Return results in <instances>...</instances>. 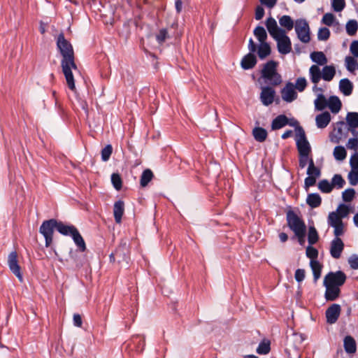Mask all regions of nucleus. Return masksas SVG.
<instances>
[{
  "label": "nucleus",
  "mask_w": 358,
  "mask_h": 358,
  "mask_svg": "<svg viewBox=\"0 0 358 358\" xmlns=\"http://www.w3.org/2000/svg\"><path fill=\"white\" fill-rule=\"evenodd\" d=\"M254 35L257 37L259 43H266L267 34L265 29L262 26H257L254 31Z\"/></svg>",
  "instance_id": "nucleus-32"
},
{
  "label": "nucleus",
  "mask_w": 358,
  "mask_h": 358,
  "mask_svg": "<svg viewBox=\"0 0 358 358\" xmlns=\"http://www.w3.org/2000/svg\"><path fill=\"white\" fill-rule=\"evenodd\" d=\"M349 207L345 204H340L336 213L342 218H345L349 214Z\"/></svg>",
  "instance_id": "nucleus-54"
},
{
  "label": "nucleus",
  "mask_w": 358,
  "mask_h": 358,
  "mask_svg": "<svg viewBox=\"0 0 358 358\" xmlns=\"http://www.w3.org/2000/svg\"><path fill=\"white\" fill-rule=\"evenodd\" d=\"M169 37V36L166 29H161L156 34V40L159 44L164 43Z\"/></svg>",
  "instance_id": "nucleus-47"
},
{
  "label": "nucleus",
  "mask_w": 358,
  "mask_h": 358,
  "mask_svg": "<svg viewBox=\"0 0 358 358\" xmlns=\"http://www.w3.org/2000/svg\"><path fill=\"white\" fill-rule=\"evenodd\" d=\"M57 47L62 56L61 66L68 87L70 90H74L76 86L72 69L76 70L78 67L75 62L73 46L71 43L65 38L63 33H60L57 36Z\"/></svg>",
  "instance_id": "nucleus-2"
},
{
  "label": "nucleus",
  "mask_w": 358,
  "mask_h": 358,
  "mask_svg": "<svg viewBox=\"0 0 358 358\" xmlns=\"http://www.w3.org/2000/svg\"><path fill=\"white\" fill-rule=\"evenodd\" d=\"M346 278L345 273L342 271H338L336 272L331 271L325 275L324 284L337 286L340 288V287L345 282Z\"/></svg>",
  "instance_id": "nucleus-8"
},
{
  "label": "nucleus",
  "mask_w": 358,
  "mask_h": 358,
  "mask_svg": "<svg viewBox=\"0 0 358 358\" xmlns=\"http://www.w3.org/2000/svg\"><path fill=\"white\" fill-rule=\"evenodd\" d=\"M314 103L315 110H322L327 106L328 101L324 94H320L317 95Z\"/></svg>",
  "instance_id": "nucleus-34"
},
{
  "label": "nucleus",
  "mask_w": 358,
  "mask_h": 358,
  "mask_svg": "<svg viewBox=\"0 0 358 358\" xmlns=\"http://www.w3.org/2000/svg\"><path fill=\"white\" fill-rule=\"evenodd\" d=\"M154 175L150 169H145L141 174L140 184L142 187H146L152 180Z\"/></svg>",
  "instance_id": "nucleus-33"
},
{
  "label": "nucleus",
  "mask_w": 358,
  "mask_h": 358,
  "mask_svg": "<svg viewBox=\"0 0 358 358\" xmlns=\"http://www.w3.org/2000/svg\"><path fill=\"white\" fill-rule=\"evenodd\" d=\"M331 121V115L329 112L325 111L315 117L316 125L320 129H324L327 127Z\"/></svg>",
  "instance_id": "nucleus-19"
},
{
  "label": "nucleus",
  "mask_w": 358,
  "mask_h": 358,
  "mask_svg": "<svg viewBox=\"0 0 358 358\" xmlns=\"http://www.w3.org/2000/svg\"><path fill=\"white\" fill-rule=\"evenodd\" d=\"M274 39L277 42V48L282 55H287L292 51V42L286 31L278 35Z\"/></svg>",
  "instance_id": "nucleus-9"
},
{
  "label": "nucleus",
  "mask_w": 358,
  "mask_h": 358,
  "mask_svg": "<svg viewBox=\"0 0 358 358\" xmlns=\"http://www.w3.org/2000/svg\"><path fill=\"white\" fill-rule=\"evenodd\" d=\"M345 245L341 238H334L330 244V254L334 259H339L344 249Z\"/></svg>",
  "instance_id": "nucleus-13"
},
{
  "label": "nucleus",
  "mask_w": 358,
  "mask_h": 358,
  "mask_svg": "<svg viewBox=\"0 0 358 358\" xmlns=\"http://www.w3.org/2000/svg\"><path fill=\"white\" fill-rule=\"evenodd\" d=\"M312 61L318 65L322 66L327 63V58L321 51L313 52L310 54Z\"/></svg>",
  "instance_id": "nucleus-29"
},
{
  "label": "nucleus",
  "mask_w": 358,
  "mask_h": 358,
  "mask_svg": "<svg viewBox=\"0 0 358 358\" xmlns=\"http://www.w3.org/2000/svg\"><path fill=\"white\" fill-rule=\"evenodd\" d=\"M278 62L274 60H269L263 65L261 70V78L269 86L277 87L282 81L281 75L278 72L277 67Z\"/></svg>",
  "instance_id": "nucleus-4"
},
{
  "label": "nucleus",
  "mask_w": 358,
  "mask_h": 358,
  "mask_svg": "<svg viewBox=\"0 0 358 358\" xmlns=\"http://www.w3.org/2000/svg\"><path fill=\"white\" fill-rule=\"evenodd\" d=\"M348 178L351 185H357L358 184V171L351 169L348 173Z\"/></svg>",
  "instance_id": "nucleus-51"
},
{
  "label": "nucleus",
  "mask_w": 358,
  "mask_h": 358,
  "mask_svg": "<svg viewBox=\"0 0 358 358\" xmlns=\"http://www.w3.org/2000/svg\"><path fill=\"white\" fill-rule=\"evenodd\" d=\"M8 264L11 272L20 282H22L23 276L21 273V267L18 264L17 253L16 251H13L9 254L8 257Z\"/></svg>",
  "instance_id": "nucleus-10"
},
{
  "label": "nucleus",
  "mask_w": 358,
  "mask_h": 358,
  "mask_svg": "<svg viewBox=\"0 0 358 358\" xmlns=\"http://www.w3.org/2000/svg\"><path fill=\"white\" fill-rule=\"evenodd\" d=\"M257 63V57L252 52H248L241 59V66L244 70L253 69Z\"/></svg>",
  "instance_id": "nucleus-16"
},
{
  "label": "nucleus",
  "mask_w": 358,
  "mask_h": 358,
  "mask_svg": "<svg viewBox=\"0 0 358 358\" xmlns=\"http://www.w3.org/2000/svg\"><path fill=\"white\" fill-rule=\"evenodd\" d=\"M333 154L336 160L343 161L346 157L347 152L344 147L338 145L335 147Z\"/></svg>",
  "instance_id": "nucleus-39"
},
{
  "label": "nucleus",
  "mask_w": 358,
  "mask_h": 358,
  "mask_svg": "<svg viewBox=\"0 0 358 358\" xmlns=\"http://www.w3.org/2000/svg\"><path fill=\"white\" fill-rule=\"evenodd\" d=\"M280 24L285 27L287 31L292 29L294 27V21L289 15H283L279 19Z\"/></svg>",
  "instance_id": "nucleus-36"
},
{
  "label": "nucleus",
  "mask_w": 358,
  "mask_h": 358,
  "mask_svg": "<svg viewBox=\"0 0 358 358\" xmlns=\"http://www.w3.org/2000/svg\"><path fill=\"white\" fill-rule=\"evenodd\" d=\"M294 234V236L293 237H292V239H294L295 238H296L299 244L303 245L305 243L306 229L301 230L298 232H295Z\"/></svg>",
  "instance_id": "nucleus-57"
},
{
  "label": "nucleus",
  "mask_w": 358,
  "mask_h": 358,
  "mask_svg": "<svg viewBox=\"0 0 358 358\" xmlns=\"http://www.w3.org/2000/svg\"><path fill=\"white\" fill-rule=\"evenodd\" d=\"M342 219L343 218L341 217L337 213L331 212L328 216V224L331 227H334L335 225L342 224L343 223Z\"/></svg>",
  "instance_id": "nucleus-38"
},
{
  "label": "nucleus",
  "mask_w": 358,
  "mask_h": 358,
  "mask_svg": "<svg viewBox=\"0 0 358 358\" xmlns=\"http://www.w3.org/2000/svg\"><path fill=\"white\" fill-rule=\"evenodd\" d=\"M350 52L355 57H358V41H353L350 47Z\"/></svg>",
  "instance_id": "nucleus-64"
},
{
  "label": "nucleus",
  "mask_w": 358,
  "mask_h": 358,
  "mask_svg": "<svg viewBox=\"0 0 358 358\" xmlns=\"http://www.w3.org/2000/svg\"><path fill=\"white\" fill-rule=\"evenodd\" d=\"M334 21L335 16L331 13H327L324 14L322 20V23L327 26L333 25Z\"/></svg>",
  "instance_id": "nucleus-55"
},
{
  "label": "nucleus",
  "mask_w": 358,
  "mask_h": 358,
  "mask_svg": "<svg viewBox=\"0 0 358 358\" xmlns=\"http://www.w3.org/2000/svg\"><path fill=\"white\" fill-rule=\"evenodd\" d=\"M345 66L348 71L353 72L358 69V62L351 56H347L345 59Z\"/></svg>",
  "instance_id": "nucleus-40"
},
{
  "label": "nucleus",
  "mask_w": 358,
  "mask_h": 358,
  "mask_svg": "<svg viewBox=\"0 0 358 358\" xmlns=\"http://www.w3.org/2000/svg\"><path fill=\"white\" fill-rule=\"evenodd\" d=\"M346 32L349 36H355L358 29V23L355 20H349L345 26Z\"/></svg>",
  "instance_id": "nucleus-37"
},
{
  "label": "nucleus",
  "mask_w": 358,
  "mask_h": 358,
  "mask_svg": "<svg viewBox=\"0 0 358 358\" xmlns=\"http://www.w3.org/2000/svg\"><path fill=\"white\" fill-rule=\"evenodd\" d=\"M266 27L270 35L274 38L281 33L285 31L283 29L278 27L275 20L271 17H268L266 21Z\"/></svg>",
  "instance_id": "nucleus-15"
},
{
  "label": "nucleus",
  "mask_w": 358,
  "mask_h": 358,
  "mask_svg": "<svg viewBox=\"0 0 358 358\" xmlns=\"http://www.w3.org/2000/svg\"><path fill=\"white\" fill-rule=\"evenodd\" d=\"M318 188L323 193H330L334 189L331 182L326 179L319 182Z\"/></svg>",
  "instance_id": "nucleus-42"
},
{
  "label": "nucleus",
  "mask_w": 358,
  "mask_h": 358,
  "mask_svg": "<svg viewBox=\"0 0 358 358\" xmlns=\"http://www.w3.org/2000/svg\"><path fill=\"white\" fill-rule=\"evenodd\" d=\"M334 228V234L335 238H340L344 234V224H340L333 227Z\"/></svg>",
  "instance_id": "nucleus-60"
},
{
  "label": "nucleus",
  "mask_w": 358,
  "mask_h": 358,
  "mask_svg": "<svg viewBox=\"0 0 358 358\" xmlns=\"http://www.w3.org/2000/svg\"><path fill=\"white\" fill-rule=\"evenodd\" d=\"M273 86H263L261 87V93L259 95V99L262 103L268 106L272 104L274 101L278 104L280 102L279 97L275 98V90Z\"/></svg>",
  "instance_id": "nucleus-7"
},
{
  "label": "nucleus",
  "mask_w": 358,
  "mask_h": 358,
  "mask_svg": "<svg viewBox=\"0 0 358 358\" xmlns=\"http://www.w3.org/2000/svg\"><path fill=\"white\" fill-rule=\"evenodd\" d=\"M345 126V123L343 121H339L336 123V127L335 128V131H336V136H330V140L331 142L335 143H338L340 140L341 139L342 136L343 135V128Z\"/></svg>",
  "instance_id": "nucleus-27"
},
{
  "label": "nucleus",
  "mask_w": 358,
  "mask_h": 358,
  "mask_svg": "<svg viewBox=\"0 0 358 358\" xmlns=\"http://www.w3.org/2000/svg\"><path fill=\"white\" fill-rule=\"evenodd\" d=\"M341 310L340 305L336 303L331 305L325 313L327 322L329 324H334L340 316Z\"/></svg>",
  "instance_id": "nucleus-14"
},
{
  "label": "nucleus",
  "mask_w": 358,
  "mask_h": 358,
  "mask_svg": "<svg viewBox=\"0 0 358 358\" xmlns=\"http://www.w3.org/2000/svg\"><path fill=\"white\" fill-rule=\"evenodd\" d=\"M350 164L352 170L358 171V152H355L351 156Z\"/></svg>",
  "instance_id": "nucleus-58"
},
{
  "label": "nucleus",
  "mask_w": 358,
  "mask_h": 358,
  "mask_svg": "<svg viewBox=\"0 0 358 358\" xmlns=\"http://www.w3.org/2000/svg\"><path fill=\"white\" fill-rule=\"evenodd\" d=\"M128 251V248L126 243L120 244L115 250L117 257L124 260L126 259V252Z\"/></svg>",
  "instance_id": "nucleus-45"
},
{
  "label": "nucleus",
  "mask_w": 358,
  "mask_h": 358,
  "mask_svg": "<svg viewBox=\"0 0 358 358\" xmlns=\"http://www.w3.org/2000/svg\"><path fill=\"white\" fill-rule=\"evenodd\" d=\"M124 212V203L122 200L115 202L113 206L114 218L116 223L120 224L122 222V217Z\"/></svg>",
  "instance_id": "nucleus-18"
},
{
  "label": "nucleus",
  "mask_w": 358,
  "mask_h": 358,
  "mask_svg": "<svg viewBox=\"0 0 358 358\" xmlns=\"http://www.w3.org/2000/svg\"><path fill=\"white\" fill-rule=\"evenodd\" d=\"M310 267L313 271L314 281L316 282L320 278L322 266L317 260H310Z\"/></svg>",
  "instance_id": "nucleus-31"
},
{
  "label": "nucleus",
  "mask_w": 358,
  "mask_h": 358,
  "mask_svg": "<svg viewBox=\"0 0 358 358\" xmlns=\"http://www.w3.org/2000/svg\"><path fill=\"white\" fill-rule=\"evenodd\" d=\"M319 240L318 233L314 227H310L308 234V241L310 245L315 244Z\"/></svg>",
  "instance_id": "nucleus-41"
},
{
  "label": "nucleus",
  "mask_w": 358,
  "mask_h": 358,
  "mask_svg": "<svg viewBox=\"0 0 358 358\" xmlns=\"http://www.w3.org/2000/svg\"><path fill=\"white\" fill-rule=\"evenodd\" d=\"M111 182L116 190L120 191L122 189V180L119 173H113L111 175Z\"/></svg>",
  "instance_id": "nucleus-44"
},
{
  "label": "nucleus",
  "mask_w": 358,
  "mask_h": 358,
  "mask_svg": "<svg viewBox=\"0 0 358 358\" xmlns=\"http://www.w3.org/2000/svg\"><path fill=\"white\" fill-rule=\"evenodd\" d=\"M307 174L310 176L319 178L321 175V171L318 167L314 166L313 167L308 168Z\"/></svg>",
  "instance_id": "nucleus-61"
},
{
  "label": "nucleus",
  "mask_w": 358,
  "mask_h": 358,
  "mask_svg": "<svg viewBox=\"0 0 358 358\" xmlns=\"http://www.w3.org/2000/svg\"><path fill=\"white\" fill-rule=\"evenodd\" d=\"M133 342L137 343V351L142 352L145 345V338L136 336L133 338Z\"/></svg>",
  "instance_id": "nucleus-52"
},
{
  "label": "nucleus",
  "mask_w": 358,
  "mask_h": 358,
  "mask_svg": "<svg viewBox=\"0 0 358 358\" xmlns=\"http://www.w3.org/2000/svg\"><path fill=\"white\" fill-rule=\"evenodd\" d=\"M348 263L351 268L357 270L358 269V255H352L348 259Z\"/></svg>",
  "instance_id": "nucleus-62"
},
{
  "label": "nucleus",
  "mask_w": 358,
  "mask_h": 358,
  "mask_svg": "<svg viewBox=\"0 0 358 358\" xmlns=\"http://www.w3.org/2000/svg\"><path fill=\"white\" fill-rule=\"evenodd\" d=\"M295 31L298 38L304 43H308L310 41V31L308 23L306 20L299 19L295 22Z\"/></svg>",
  "instance_id": "nucleus-6"
},
{
  "label": "nucleus",
  "mask_w": 358,
  "mask_h": 358,
  "mask_svg": "<svg viewBox=\"0 0 358 358\" xmlns=\"http://www.w3.org/2000/svg\"><path fill=\"white\" fill-rule=\"evenodd\" d=\"M113 152V147L111 145L108 144L106 145L102 150H101V159L103 162L108 161L110 155Z\"/></svg>",
  "instance_id": "nucleus-48"
},
{
  "label": "nucleus",
  "mask_w": 358,
  "mask_h": 358,
  "mask_svg": "<svg viewBox=\"0 0 358 358\" xmlns=\"http://www.w3.org/2000/svg\"><path fill=\"white\" fill-rule=\"evenodd\" d=\"M286 125H289L291 127H295L296 128L299 125V122L297 120H294V123H291L289 119L285 115H279L275 118H274L271 122V129L272 130H278Z\"/></svg>",
  "instance_id": "nucleus-11"
},
{
  "label": "nucleus",
  "mask_w": 358,
  "mask_h": 358,
  "mask_svg": "<svg viewBox=\"0 0 358 358\" xmlns=\"http://www.w3.org/2000/svg\"><path fill=\"white\" fill-rule=\"evenodd\" d=\"M306 203L310 208H315L321 205L322 198L317 193H311L308 195Z\"/></svg>",
  "instance_id": "nucleus-23"
},
{
  "label": "nucleus",
  "mask_w": 358,
  "mask_h": 358,
  "mask_svg": "<svg viewBox=\"0 0 358 358\" xmlns=\"http://www.w3.org/2000/svg\"><path fill=\"white\" fill-rule=\"evenodd\" d=\"M317 178L316 177L308 176L305 178L304 187L308 189L310 187L314 186L316 183Z\"/></svg>",
  "instance_id": "nucleus-59"
},
{
  "label": "nucleus",
  "mask_w": 358,
  "mask_h": 358,
  "mask_svg": "<svg viewBox=\"0 0 358 358\" xmlns=\"http://www.w3.org/2000/svg\"><path fill=\"white\" fill-rule=\"evenodd\" d=\"M296 131L299 136L296 139V148L299 152V166L302 169L308 164L309 155L311 154V147L306 139V134L302 127H296Z\"/></svg>",
  "instance_id": "nucleus-3"
},
{
  "label": "nucleus",
  "mask_w": 358,
  "mask_h": 358,
  "mask_svg": "<svg viewBox=\"0 0 358 358\" xmlns=\"http://www.w3.org/2000/svg\"><path fill=\"white\" fill-rule=\"evenodd\" d=\"M252 135L257 141L262 143L266 141L268 136V132L265 129L257 127L253 129Z\"/></svg>",
  "instance_id": "nucleus-25"
},
{
  "label": "nucleus",
  "mask_w": 358,
  "mask_h": 358,
  "mask_svg": "<svg viewBox=\"0 0 358 358\" xmlns=\"http://www.w3.org/2000/svg\"><path fill=\"white\" fill-rule=\"evenodd\" d=\"M257 55L262 60L266 59L271 53V48L268 43H259L257 49Z\"/></svg>",
  "instance_id": "nucleus-21"
},
{
  "label": "nucleus",
  "mask_w": 358,
  "mask_h": 358,
  "mask_svg": "<svg viewBox=\"0 0 358 358\" xmlns=\"http://www.w3.org/2000/svg\"><path fill=\"white\" fill-rule=\"evenodd\" d=\"M331 184L334 187L341 189L345 185V181L340 174H335L331 179Z\"/></svg>",
  "instance_id": "nucleus-43"
},
{
  "label": "nucleus",
  "mask_w": 358,
  "mask_h": 358,
  "mask_svg": "<svg viewBox=\"0 0 358 358\" xmlns=\"http://www.w3.org/2000/svg\"><path fill=\"white\" fill-rule=\"evenodd\" d=\"M69 257L73 261L77 268H80L83 266V262L78 256L76 252L70 251Z\"/></svg>",
  "instance_id": "nucleus-56"
},
{
  "label": "nucleus",
  "mask_w": 358,
  "mask_h": 358,
  "mask_svg": "<svg viewBox=\"0 0 358 358\" xmlns=\"http://www.w3.org/2000/svg\"><path fill=\"white\" fill-rule=\"evenodd\" d=\"M306 87L307 81L305 78L300 77L296 79L294 89H296L299 92H301L305 90Z\"/></svg>",
  "instance_id": "nucleus-50"
},
{
  "label": "nucleus",
  "mask_w": 358,
  "mask_h": 358,
  "mask_svg": "<svg viewBox=\"0 0 358 358\" xmlns=\"http://www.w3.org/2000/svg\"><path fill=\"white\" fill-rule=\"evenodd\" d=\"M336 74V69L334 66H325L322 72V77L326 81H331Z\"/></svg>",
  "instance_id": "nucleus-30"
},
{
  "label": "nucleus",
  "mask_w": 358,
  "mask_h": 358,
  "mask_svg": "<svg viewBox=\"0 0 358 358\" xmlns=\"http://www.w3.org/2000/svg\"><path fill=\"white\" fill-rule=\"evenodd\" d=\"M286 220L288 227L294 233L306 229V225L303 219L293 210L289 209L286 212Z\"/></svg>",
  "instance_id": "nucleus-5"
},
{
  "label": "nucleus",
  "mask_w": 358,
  "mask_h": 358,
  "mask_svg": "<svg viewBox=\"0 0 358 358\" xmlns=\"http://www.w3.org/2000/svg\"><path fill=\"white\" fill-rule=\"evenodd\" d=\"M306 256L311 260H315L318 257V250L310 245L306 248Z\"/></svg>",
  "instance_id": "nucleus-53"
},
{
  "label": "nucleus",
  "mask_w": 358,
  "mask_h": 358,
  "mask_svg": "<svg viewBox=\"0 0 358 358\" xmlns=\"http://www.w3.org/2000/svg\"><path fill=\"white\" fill-rule=\"evenodd\" d=\"M347 124L349 126V130L355 134V129L358 128V113L349 112L346 116Z\"/></svg>",
  "instance_id": "nucleus-20"
},
{
  "label": "nucleus",
  "mask_w": 358,
  "mask_h": 358,
  "mask_svg": "<svg viewBox=\"0 0 358 358\" xmlns=\"http://www.w3.org/2000/svg\"><path fill=\"white\" fill-rule=\"evenodd\" d=\"M55 229L64 236H71L78 248V251L81 252L86 251L85 242L78 229L74 225L66 224L54 218L44 220L39 228V232L45 238V247H50L52 244Z\"/></svg>",
  "instance_id": "nucleus-1"
},
{
  "label": "nucleus",
  "mask_w": 358,
  "mask_h": 358,
  "mask_svg": "<svg viewBox=\"0 0 358 358\" xmlns=\"http://www.w3.org/2000/svg\"><path fill=\"white\" fill-rule=\"evenodd\" d=\"M355 194L353 188H348L342 193V199L345 202H350L355 198Z\"/></svg>",
  "instance_id": "nucleus-46"
},
{
  "label": "nucleus",
  "mask_w": 358,
  "mask_h": 358,
  "mask_svg": "<svg viewBox=\"0 0 358 358\" xmlns=\"http://www.w3.org/2000/svg\"><path fill=\"white\" fill-rule=\"evenodd\" d=\"M330 36V31L327 27H322L317 33V38L320 41H327Z\"/></svg>",
  "instance_id": "nucleus-49"
},
{
  "label": "nucleus",
  "mask_w": 358,
  "mask_h": 358,
  "mask_svg": "<svg viewBox=\"0 0 358 358\" xmlns=\"http://www.w3.org/2000/svg\"><path fill=\"white\" fill-rule=\"evenodd\" d=\"M271 350V343L268 340H263L259 344L256 351L259 355H267Z\"/></svg>",
  "instance_id": "nucleus-35"
},
{
  "label": "nucleus",
  "mask_w": 358,
  "mask_h": 358,
  "mask_svg": "<svg viewBox=\"0 0 358 358\" xmlns=\"http://www.w3.org/2000/svg\"><path fill=\"white\" fill-rule=\"evenodd\" d=\"M324 286L326 287L324 297L327 301H334L339 297L341 289L338 287L328 284H324Z\"/></svg>",
  "instance_id": "nucleus-17"
},
{
  "label": "nucleus",
  "mask_w": 358,
  "mask_h": 358,
  "mask_svg": "<svg viewBox=\"0 0 358 358\" xmlns=\"http://www.w3.org/2000/svg\"><path fill=\"white\" fill-rule=\"evenodd\" d=\"M344 349L346 352L352 354L357 350L356 342L351 336H346L344 338Z\"/></svg>",
  "instance_id": "nucleus-26"
},
{
  "label": "nucleus",
  "mask_w": 358,
  "mask_h": 358,
  "mask_svg": "<svg viewBox=\"0 0 358 358\" xmlns=\"http://www.w3.org/2000/svg\"><path fill=\"white\" fill-rule=\"evenodd\" d=\"M310 80L314 84L319 83L322 77V72L317 65H312L309 69Z\"/></svg>",
  "instance_id": "nucleus-28"
},
{
  "label": "nucleus",
  "mask_w": 358,
  "mask_h": 358,
  "mask_svg": "<svg viewBox=\"0 0 358 358\" xmlns=\"http://www.w3.org/2000/svg\"><path fill=\"white\" fill-rule=\"evenodd\" d=\"M339 89L344 95L349 96L352 92L353 85L348 78H343L340 80Z\"/></svg>",
  "instance_id": "nucleus-22"
},
{
  "label": "nucleus",
  "mask_w": 358,
  "mask_h": 358,
  "mask_svg": "<svg viewBox=\"0 0 358 358\" xmlns=\"http://www.w3.org/2000/svg\"><path fill=\"white\" fill-rule=\"evenodd\" d=\"M346 146L350 150H357L358 147V138H351L348 140Z\"/></svg>",
  "instance_id": "nucleus-63"
},
{
  "label": "nucleus",
  "mask_w": 358,
  "mask_h": 358,
  "mask_svg": "<svg viewBox=\"0 0 358 358\" xmlns=\"http://www.w3.org/2000/svg\"><path fill=\"white\" fill-rule=\"evenodd\" d=\"M282 99L287 102L291 103L297 99L298 94L295 91L294 85L292 83L288 82L285 86L280 90Z\"/></svg>",
  "instance_id": "nucleus-12"
},
{
  "label": "nucleus",
  "mask_w": 358,
  "mask_h": 358,
  "mask_svg": "<svg viewBox=\"0 0 358 358\" xmlns=\"http://www.w3.org/2000/svg\"><path fill=\"white\" fill-rule=\"evenodd\" d=\"M327 106L333 113H337L341 110L342 103L338 96H331L329 99Z\"/></svg>",
  "instance_id": "nucleus-24"
}]
</instances>
